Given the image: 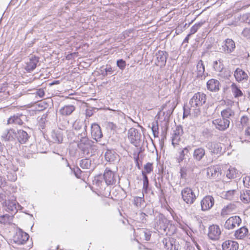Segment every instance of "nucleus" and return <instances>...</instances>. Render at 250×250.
<instances>
[{"label": "nucleus", "instance_id": "4d7b16f0", "mask_svg": "<svg viewBox=\"0 0 250 250\" xmlns=\"http://www.w3.org/2000/svg\"><path fill=\"white\" fill-rule=\"evenodd\" d=\"M135 161L136 162V166H137L138 168H140V166H139V162H138V160H139V156H137L135 158Z\"/></svg>", "mask_w": 250, "mask_h": 250}, {"label": "nucleus", "instance_id": "c85d7f7f", "mask_svg": "<svg viewBox=\"0 0 250 250\" xmlns=\"http://www.w3.org/2000/svg\"><path fill=\"white\" fill-rule=\"evenodd\" d=\"M213 67L215 71L219 72H222L225 68L223 60L221 59H219L214 61L213 63Z\"/></svg>", "mask_w": 250, "mask_h": 250}, {"label": "nucleus", "instance_id": "2f4dec72", "mask_svg": "<svg viewBox=\"0 0 250 250\" xmlns=\"http://www.w3.org/2000/svg\"><path fill=\"white\" fill-rule=\"evenodd\" d=\"M221 168L218 167H211L208 168V173L209 174L210 173L211 176L213 177H218L219 175H221V173L220 172Z\"/></svg>", "mask_w": 250, "mask_h": 250}, {"label": "nucleus", "instance_id": "5701e85b", "mask_svg": "<svg viewBox=\"0 0 250 250\" xmlns=\"http://www.w3.org/2000/svg\"><path fill=\"white\" fill-rule=\"evenodd\" d=\"M206 151L203 147L196 148L193 153V159L197 161H200L204 157Z\"/></svg>", "mask_w": 250, "mask_h": 250}, {"label": "nucleus", "instance_id": "6e6552de", "mask_svg": "<svg viewBox=\"0 0 250 250\" xmlns=\"http://www.w3.org/2000/svg\"><path fill=\"white\" fill-rule=\"evenodd\" d=\"M212 124L215 127L220 131H225L229 127L230 121L226 118H217L212 121Z\"/></svg>", "mask_w": 250, "mask_h": 250}, {"label": "nucleus", "instance_id": "cd10ccee", "mask_svg": "<svg viewBox=\"0 0 250 250\" xmlns=\"http://www.w3.org/2000/svg\"><path fill=\"white\" fill-rule=\"evenodd\" d=\"M235 112L230 107H228L224 109L221 112V115L222 118L228 119L234 116Z\"/></svg>", "mask_w": 250, "mask_h": 250}, {"label": "nucleus", "instance_id": "f3484780", "mask_svg": "<svg viewBox=\"0 0 250 250\" xmlns=\"http://www.w3.org/2000/svg\"><path fill=\"white\" fill-rule=\"evenodd\" d=\"M175 242L174 238L169 237L165 238L163 240L165 247L167 250H178Z\"/></svg>", "mask_w": 250, "mask_h": 250}, {"label": "nucleus", "instance_id": "052dcab7", "mask_svg": "<svg viewBox=\"0 0 250 250\" xmlns=\"http://www.w3.org/2000/svg\"><path fill=\"white\" fill-rule=\"evenodd\" d=\"M60 83L59 81H55L49 84L50 85H53L54 84H58Z\"/></svg>", "mask_w": 250, "mask_h": 250}, {"label": "nucleus", "instance_id": "c756f323", "mask_svg": "<svg viewBox=\"0 0 250 250\" xmlns=\"http://www.w3.org/2000/svg\"><path fill=\"white\" fill-rule=\"evenodd\" d=\"M196 74L197 77H202L205 72V65L202 60H200L196 65Z\"/></svg>", "mask_w": 250, "mask_h": 250}, {"label": "nucleus", "instance_id": "4c0bfd02", "mask_svg": "<svg viewBox=\"0 0 250 250\" xmlns=\"http://www.w3.org/2000/svg\"><path fill=\"white\" fill-rule=\"evenodd\" d=\"M80 167L83 168H89L91 166V161L88 159H84L81 161Z\"/></svg>", "mask_w": 250, "mask_h": 250}, {"label": "nucleus", "instance_id": "4be33fe9", "mask_svg": "<svg viewBox=\"0 0 250 250\" xmlns=\"http://www.w3.org/2000/svg\"><path fill=\"white\" fill-rule=\"evenodd\" d=\"M75 109L73 105H66L61 108L59 112L62 116H67L71 115Z\"/></svg>", "mask_w": 250, "mask_h": 250}, {"label": "nucleus", "instance_id": "393cba45", "mask_svg": "<svg viewBox=\"0 0 250 250\" xmlns=\"http://www.w3.org/2000/svg\"><path fill=\"white\" fill-rule=\"evenodd\" d=\"M230 88L232 93L235 98L238 99L244 96L243 92L235 83H233L230 85Z\"/></svg>", "mask_w": 250, "mask_h": 250}, {"label": "nucleus", "instance_id": "09e8293b", "mask_svg": "<svg viewBox=\"0 0 250 250\" xmlns=\"http://www.w3.org/2000/svg\"><path fill=\"white\" fill-rule=\"evenodd\" d=\"M244 185L247 188H250V176H246L243 179Z\"/></svg>", "mask_w": 250, "mask_h": 250}, {"label": "nucleus", "instance_id": "f257e3e1", "mask_svg": "<svg viewBox=\"0 0 250 250\" xmlns=\"http://www.w3.org/2000/svg\"><path fill=\"white\" fill-rule=\"evenodd\" d=\"M107 186L106 183L103 182L102 176L97 175L94 177L93 181V188L98 195L104 197L109 195L110 191L108 189L106 190Z\"/></svg>", "mask_w": 250, "mask_h": 250}, {"label": "nucleus", "instance_id": "37998d69", "mask_svg": "<svg viewBox=\"0 0 250 250\" xmlns=\"http://www.w3.org/2000/svg\"><path fill=\"white\" fill-rule=\"evenodd\" d=\"M78 147L84 152L88 149L90 147V145L89 144H83V143H80L78 144Z\"/></svg>", "mask_w": 250, "mask_h": 250}, {"label": "nucleus", "instance_id": "603ef678", "mask_svg": "<svg viewBox=\"0 0 250 250\" xmlns=\"http://www.w3.org/2000/svg\"><path fill=\"white\" fill-rule=\"evenodd\" d=\"M145 239L146 241H149L150 239L151 233L150 231H146L144 232Z\"/></svg>", "mask_w": 250, "mask_h": 250}, {"label": "nucleus", "instance_id": "a211bd4d", "mask_svg": "<svg viewBox=\"0 0 250 250\" xmlns=\"http://www.w3.org/2000/svg\"><path fill=\"white\" fill-rule=\"evenodd\" d=\"M220 83L219 81L215 79H211L207 83L208 90L211 92H217L220 89Z\"/></svg>", "mask_w": 250, "mask_h": 250}, {"label": "nucleus", "instance_id": "f704fd0d", "mask_svg": "<svg viewBox=\"0 0 250 250\" xmlns=\"http://www.w3.org/2000/svg\"><path fill=\"white\" fill-rule=\"evenodd\" d=\"M15 134V133L13 130H10L2 136L3 140L5 141H12L14 139Z\"/></svg>", "mask_w": 250, "mask_h": 250}, {"label": "nucleus", "instance_id": "e433bc0d", "mask_svg": "<svg viewBox=\"0 0 250 250\" xmlns=\"http://www.w3.org/2000/svg\"><path fill=\"white\" fill-rule=\"evenodd\" d=\"M13 215L5 214L0 216V222L1 223L6 224H9L12 220Z\"/></svg>", "mask_w": 250, "mask_h": 250}, {"label": "nucleus", "instance_id": "423d86ee", "mask_svg": "<svg viewBox=\"0 0 250 250\" xmlns=\"http://www.w3.org/2000/svg\"><path fill=\"white\" fill-rule=\"evenodd\" d=\"M222 233L220 227L218 225L212 224L208 228V238L213 241L219 239Z\"/></svg>", "mask_w": 250, "mask_h": 250}, {"label": "nucleus", "instance_id": "7c9ffc66", "mask_svg": "<svg viewBox=\"0 0 250 250\" xmlns=\"http://www.w3.org/2000/svg\"><path fill=\"white\" fill-rule=\"evenodd\" d=\"M138 134L135 130H131L128 132V138L130 143L135 146L138 144Z\"/></svg>", "mask_w": 250, "mask_h": 250}, {"label": "nucleus", "instance_id": "9b49d317", "mask_svg": "<svg viewBox=\"0 0 250 250\" xmlns=\"http://www.w3.org/2000/svg\"><path fill=\"white\" fill-rule=\"evenodd\" d=\"M103 178L107 186L113 185L116 183V179L115 173L108 168H106L104 174Z\"/></svg>", "mask_w": 250, "mask_h": 250}, {"label": "nucleus", "instance_id": "13d9d810", "mask_svg": "<svg viewBox=\"0 0 250 250\" xmlns=\"http://www.w3.org/2000/svg\"><path fill=\"white\" fill-rule=\"evenodd\" d=\"M235 192V190H229L228 191L227 193V196H229V195H233Z\"/></svg>", "mask_w": 250, "mask_h": 250}, {"label": "nucleus", "instance_id": "ddd939ff", "mask_svg": "<svg viewBox=\"0 0 250 250\" xmlns=\"http://www.w3.org/2000/svg\"><path fill=\"white\" fill-rule=\"evenodd\" d=\"M234 77L238 83L246 82L249 78L248 74L240 68H237L234 72Z\"/></svg>", "mask_w": 250, "mask_h": 250}, {"label": "nucleus", "instance_id": "72a5a7b5", "mask_svg": "<svg viewBox=\"0 0 250 250\" xmlns=\"http://www.w3.org/2000/svg\"><path fill=\"white\" fill-rule=\"evenodd\" d=\"M241 200L245 203L250 202V190L244 191L240 195Z\"/></svg>", "mask_w": 250, "mask_h": 250}, {"label": "nucleus", "instance_id": "e2e57ef3", "mask_svg": "<svg viewBox=\"0 0 250 250\" xmlns=\"http://www.w3.org/2000/svg\"><path fill=\"white\" fill-rule=\"evenodd\" d=\"M2 183V177L0 176V185H1Z\"/></svg>", "mask_w": 250, "mask_h": 250}, {"label": "nucleus", "instance_id": "39448f33", "mask_svg": "<svg viewBox=\"0 0 250 250\" xmlns=\"http://www.w3.org/2000/svg\"><path fill=\"white\" fill-rule=\"evenodd\" d=\"M241 222L242 219L239 216H232L226 220L224 224V228L227 230H232L239 227Z\"/></svg>", "mask_w": 250, "mask_h": 250}, {"label": "nucleus", "instance_id": "864d4df0", "mask_svg": "<svg viewBox=\"0 0 250 250\" xmlns=\"http://www.w3.org/2000/svg\"><path fill=\"white\" fill-rule=\"evenodd\" d=\"M44 90L42 88L38 89L37 91V95L41 98L43 97L44 96Z\"/></svg>", "mask_w": 250, "mask_h": 250}, {"label": "nucleus", "instance_id": "aec40b11", "mask_svg": "<svg viewBox=\"0 0 250 250\" xmlns=\"http://www.w3.org/2000/svg\"><path fill=\"white\" fill-rule=\"evenodd\" d=\"M224 51L227 53L233 52L235 48V43L231 39H227L224 42L223 45Z\"/></svg>", "mask_w": 250, "mask_h": 250}, {"label": "nucleus", "instance_id": "4468645a", "mask_svg": "<svg viewBox=\"0 0 250 250\" xmlns=\"http://www.w3.org/2000/svg\"><path fill=\"white\" fill-rule=\"evenodd\" d=\"M39 62V58L35 55L30 57L29 60L26 63L25 70L28 72L34 70L37 67V63Z\"/></svg>", "mask_w": 250, "mask_h": 250}, {"label": "nucleus", "instance_id": "3c124183", "mask_svg": "<svg viewBox=\"0 0 250 250\" xmlns=\"http://www.w3.org/2000/svg\"><path fill=\"white\" fill-rule=\"evenodd\" d=\"M242 35L247 38H250V29L245 28L242 32Z\"/></svg>", "mask_w": 250, "mask_h": 250}, {"label": "nucleus", "instance_id": "5fc2aeb1", "mask_svg": "<svg viewBox=\"0 0 250 250\" xmlns=\"http://www.w3.org/2000/svg\"><path fill=\"white\" fill-rule=\"evenodd\" d=\"M78 52H74V53H71L69 54H68L66 56V60H69L70 59H71L73 57V56L74 55H78Z\"/></svg>", "mask_w": 250, "mask_h": 250}, {"label": "nucleus", "instance_id": "de8ad7c7", "mask_svg": "<svg viewBox=\"0 0 250 250\" xmlns=\"http://www.w3.org/2000/svg\"><path fill=\"white\" fill-rule=\"evenodd\" d=\"M144 198V194H143V197H135L134 199V204L137 206H140L141 204V202Z\"/></svg>", "mask_w": 250, "mask_h": 250}, {"label": "nucleus", "instance_id": "c03bdc74", "mask_svg": "<svg viewBox=\"0 0 250 250\" xmlns=\"http://www.w3.org/2000/svg\"><path fill=\"white\" fill-rule=\"evenodd\" d=\"M113 155L110 151H106L105 153V158L106 161L111 162L113 161Z\"/></svg>", "mask_w": 250, "mask_h": 250}, {"label": "nucleus", "instance_id": "f8f14e48", "mask_svg": "<svg viewBox=\"0 0 250 250\" xmlns=\"http://www.w3.org/2000/svg\"><path fill=\"white\" fill-rule=\"evenodd\" d=\"M29 238V236L27 233L22 231H19L13 236V241L18 245H22L25 243Z\"/></svg>", "mask_w": 250, "mask_h": 250}, {"label": "nucleus", "instance_id": "a18cd8bd", "mask_svg": "<svg viewBox=\"0 0 250 250\" xmlns=\"http://www.w3.org/2000/svg\"><path fill=\"white\" fill-rule=\"evenodd\" d=\"M151 128L153 132L154 135H158V134H159V127L157 122H156L155 124H152Z\"/></svg>", "mask_w": 250, "mask_h": 250}, {"label": "nucleus", "instance_id": "a878e982", "mask_svg": "<svg viewBox=\"0 0 250 250\" xmlns=\"http://www.w3.org/2000/svg\"><path fill=\"white\" fill-rule=\"evenodd\" d=\"M5 210L11 214L17 212L16 204L15 201L8 200L5 202Z\"/></svg>", "mask_w": 250, "mask_h": 250}, {"label": "nucleus", "instance_id": "9d476101", "mask_svg": "<svg viewBox=\"0 0 250 250\" xmlns=\"http://www.w3.org/2000/svg\"><path fill=\"white\" fill-rule=\"evenodd\" d=\"M183 133V128L181 126H177L174 130L172 136V144L174 147L180 145L182 141L181 136Z\"/></svg>", "mask_w": 250, "mask_h": 250}, {"label": "nucleus", "instance_id": "680f3d73", "mask_svg": "<svg viewBox=\"0 0 250 250\" xmlns=\"http://www.w3.org/2000/svg\"><path fill=\"white\" fill-rule=\"evenodd\" d=\"M13 122H14V120L12 117L10 118L8 120V122L9 124L12 123Z\"/></svg>", "mask_w": 250, "mask_h": 250}, {"label": "nucleus", "instance_id": "412c9836", "mask_svg": "<svg viewBox=\"0 0 250 250\" xmlns=\"http://www.w3.org/2000/svg\"><path fill=\"white\" fill-rule=\"evenodd\" d=\"M250 120L246 116H243L241 118L240 124L243 127H245V135L250 136V125H249Z\"/></svg>", "mask_w": 250, "mask_h": 250}, {"label": "nucleus", "instance_id": "79ce46f5", "mask_svg": "<svg viewBox=\"0 0 250 250\" xmlns=\"http://www.w3.org/2000/svg\"><path fill=\"white\" fill-rule=\"evenodd\" d=\"M143 177V189L146 191H147L148 187V179L147 175H142Z\"/></svg>", "mask_w": 250, "mask_h": 250}, {"label": "nucleus", "instance_id": "1a4fd4ad", "mask_svg": "<svg viewBox=\"0 0 250 250\" xmlns=\"http://www.w3.org/2000/svg\"><path fill=\"white\" fill-rule=\"evenodd\" d=\"M214 199L212 196H205L200 202L202 210L207 211L209 210L214 206Z\"/></svg>", "mask_w": 250, "mask_h": 250}, {"label": "nucleus", "instance_id": "8fccbe9b", "mask_svg": "<svg viewBox=\"0 0 250 250\" xmlns=\"http://www.w3.org/2000/svg\"><path fill=\"white\" fill-rule=\"evenodd\" d=\"M74 174L78 178H81L82 171L79 167L74 168L73 169Z\"/></svg>", "mask_w": 250, "mask_h": 250}, {"label": "nucleus", "instance_id": "0e129e2a", "mask_svg": "<svg viewBox=\"0 0 250 250\" xmlns=\"http://www.w3.org/2000/svg\"><path fill=\"white\" fill-rule=\"evenodd\" d=\"M2 196H1V195L0 194V202L2 200Z\"/></svg>", "mask_w": 250, "mask_h": 250}, {"label": "nucleus", "instance_id": "bb28decb", "mask_svg": "<svg viewBox=\"0 0 250 250\" xmlns=\"http://www.w3.org/2000/svg\"><path fill=\"white\" fill-rule=\"evenodd\" d=\"M17 138L20 143L24 144L27 142L29 136L26 131L23 130H20L18 131Z\"/></svg>", "mask_w": 250, "mask_h": 250}, {"label": "nucleus", "instance_id": "0eeeda50", "mask_svg": "<svg viewBox=\"0 0 250 250\" xmlns=\"http://www.w3.org/2000/svg\"><path fill=\"white\" fill-rule=\"evenodd\" d=\"M222 170L228 179H233L240 176V173L235 167L228 165L222 166Z\"/></svg>", "mask_w": 250, "mask_h": 250}, {"label": "nucleus", "instance_id": "a19ab883", "mask_svg": "<svg viewBox=\"0 0 250 250\" xmlns=\"http://www.w3.org/2000/svg\"><path fill=\"white\" fill-rule=\"evenodd\" d=\"M114 70L112 67L110 65L107 66L104 69V72L102 73L103 76H106L108 75H111L113 74Z\"/></svg>", "mask_w": 250, "mask_h": 250}, {"label": "nucleus", "instance_id": "c9c22d12", "mask_svg": "<svg viewBox=\"0 0 250 250\" xmlns=\"http://www.w3.org/2000/svg\"><path fill=\"white\" fill-rule=\"evenodd\" d=\"M188 147H189L188 146L184 148L180 152L179 156L176 159V161L178 163H180L181 162H182L185 159V152L187 153L189 152Z\"/></svg>", "mask_w": 250, "mask_h": 250}, {"label": "nucleus", "instance_id": "f03ea898", "mask_svg": "<svg viewBox=\"0 0 250 250\" xmlns=\"http://www.w3.org/2000/svg\"><path fill=\"white\" fill-rule=\"evenodd\" d=\"M207 101V95L203 92H198L190 99L189 104L191 107L199 109Z\"/></svg>", "mask_w": 250, "mask_h": 250}, {"label": "nucleus", "instance_id": "6ab92c4d", "mask_svg": "<svg viewBox=\"0 0 250 250\" xmlns=\"http://www.w3.org/2000/svg\"><path fill=\"white\" fill-rule=\"evenodd\" d=\"M249 230L246 227H242L235 230L234 236L236 239L242 240L248 236Z\"/></svg>", "mask_w": 250, "mask_h": 250}, {"label": "nucleus", "instance_id": "473e14b6", "mask_svg": "<svg viewBox=\"0 0 250 250\" xmlns=\"http://www.w3.org/2000/svg\"><path fill=\"white\" fill-rule=\"evenodd\" d=\"M153 170V163L148 162L144 166V169L142 171V175H147Z\"/></svg>", "mask_w": 250, "mask_h": 250}, {"label": "nucleus", "instance_id": "2eb2a0df", "mask_svg": "<svg viewBox=\"0 0 250 250\" xmlns=\"http://www.w3.org/2000/svg\"><path fill=\"white\" fill-rule=\"evenodd\" d=\"M91 134L93 138L98 141L103 136L101 127L99 125L96 123L92 124L91 126Z\"/></svg>", "mask_w": 250, "mask_h": 250}, {"label": "nucleus", "instance_id": "6e6d98bb", "mask_svg": "<svg viewBox=\"0 0 250 250\" xmlns=\"http://www.w3.org/2000/svg\"><path fill=\"white\" fill-rule=\"evenodd\" d=\"M168 226H169V228L172 229V230H173L172 233L175 232V230H176V228H175V226L171 224H168Z\"/></svg>", "mask_w": 250, "mask_h": 250}, {"label": "nucleus", "instance_id": "b1692460", "mask_svg": "<svg viewBox=\"0 0 250 250\" xmlns=\"http://www.w3.org/2000/svg\"><path fill=\"white\" fill-rule=\"evenodd\" d=\"M236 210V207L234 204H229L224 207L221 210V215L225 216L229 214L234 213Z\"/></svg>", "mask_w": 250, "mask_h": 250}, {"label": "nucleus", "instance_id": "dca6fc26", "mask_svg": "<svg viewBox=\"0 0 250 250\" xmlns=\"http://www.w3.org/2000/svg\"><path fill=\"white\" fill-rule=\"evenodd\" d=\"M222 248L223 250H238L239 244L235 241L227 240L223 242Z\"/></svg>", "mask_w": 250, "mask_h": 250}, {"label": "nucleus", "instance_id": "58836bf2", "mask_svg": "<svg viewBox=\"0 0 250 250\" xmlns=\"http://www.w3.org/2000/svg\"><path fill=\"white\" fill-rule=\"evenodd\" d=\"M203 23L202 22H199L194 24L190 28L189 34L191 35L192 34H195L198 31V30L201 27Z\"/></svg>", "mask_w": 250, "mask_h": 250}, {"label": "nucleus", "instance_id": "ea45409f", "mask_svg": "<svg viewBox=\"0 0 250 250\" xmlns=\"http://www.w3.org/2000/svg\"><path fill=\"white\" fill-rule=\"evenodd\" d=\"M117 65L121 70H124L126 66V62L123 59L118 60L117 61Z\"/></svg>", "mask_w": 250, "mask_h": 250}, {"label": "nucleus", "instance_id": "bf43d9fd", "mask_svg": "<svg viewBox=\"0 0 250 250\" xmlns=\"http://www.w3.org/2000/svg\"><path fill=\"white\" fill-rule=\"evenodd\" d=\"M191 36L190 34H188V36L185 38V39H184V42H188V40H189V37Z\"/></svg>", "mask_w": 250, "mask_h": 250}, {"label": "nucleus", "instance_id": "49530a36", "mask_svg": "<svg viewBox=\"0 0 250 250\" xmlns=\"http://www.w3.org/2000/svg\"><path fill=\"white\" fill-rule=\"evenodd\" d=\"M107 128L110 130H116L117 128V126L113 122H108L106 125Z\"/></svg>", "mask_w": 250, "mask_h": 250}, {"label": "nucleus", "instance_id": "20e7f679", "mask_svg": "<svg viewBox=\"0 0 250 250\" xmlns=\"http://www.w3.org/2000/svg\"><path fill=\"white\" fill-rule=\"evenodd\" d=\"M182 198L187 204H192L196 200L197 197L193 190L189 187H186L181 191Z\"/></svg>", "mask_w": 250, "mask_h": 250}, {"label": "nucleus", "instance_id": "7ed1b4c3", "mask_svg": "<svg viewBox=\"0 0 250 250\" xmlns=\"http://www.w3.org/2000/svg\"><path fill=\"white\" fill-rule=\"evenodd\" d=\"M207 148L212 156H221L224 152V145L218 142H211L208 144Z\"/></svg>", "mask_w": 250, "mask_h": 250}]
</instances>
